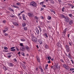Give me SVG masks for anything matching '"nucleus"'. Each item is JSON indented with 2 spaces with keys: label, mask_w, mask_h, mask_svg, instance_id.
<instances>
[{
  "label": "nucleus",
  "mask_w": 74,
  "mask_h": 74,
  "mask_svg": "<svg viewBox=\"0 0 74 74\" xmlns=\"http://www.w3.org/2000/svg\"><path fill=\"white\" fill-rule=\"evenodd\" d=\"M4 36H8V34L7 33H5L4 34Z\"/></svg>",
  "instance_id": "38"
},
{
  "label": "nucleus",
  "mask_w": 74,
  "mask_h": 74,
  "mask_svg": "<svg viewBox=\"0 0 74 74\" xmlns=\"http://www.w3.org/2000/svg\"><path fill=\"white\" fill-rule=\"evenodd\" d=\"M68 16H70V17H71V16H72V14H69L68 15Z\"/></svg>",
  "instance_id": "37"
},
{
  "label": "nucleus",
  "mask_w": 74,
  "mask_h": 74,
  "mask_svg": "<svg viewBox=\"0 0 74 74\" xmlns=\"http://www.w3.org/2000/svg\"><path fill=\"white\" fill-rule=\"evenodd\" d=\"M14 60L15 62H16L17 61V60H16V59H14Z\"/></svg>",
  "instance_id": "42"
},
{
  "label": "nucleus",
  "mask_w": 74,
  "mask_h": 74,
  "mask_svg": "<svg viewBox=\"0 0 74 74\" xmlns=\"http://www.w3.org/2000/svg\"><path fill=\"white\" fill-rule=\"evenodd\" d=\"M32 40L33 42H37V38L34 36H32Z\"/></svg>",
  "instance_id": "1"
},
{
  "label": "nucleus",
  "mask_w": 74,
  "mask_h": 74,
  "mask_svg": "<svg viewBox=\"0 0 74 74\" xmlns=\"http://www.w3.org/2000/svg\"><path fill=\"white\" fill-rule=\"evenodd\" d=\"M8 27H6L5 28L4 30H6V31H7V30H8Z\"/></svg>",
  "instance_id": "33"
},
{
  "label": "nucleus",
  "mask_w": 74,
  "mask_h": 74,
  "mask_svg": "<svg viewBox=\"0 0 74 74\" xmlns=\"http://www.w3.org/2000/svg\"><path fill=\"white\" fill-rule=\"evenodd\" d=\"M25 12V11L24 10H23L21 12V13L22 14V13H23V12Z\"/></svg>",
  "instance_id": "57"
},
{
  "label": "nucleus",
  "mask_w": 74,
  "mask_h": 74,
  "mask_svg": "<svg viewBox=\"0 0 74 74\" xmlns=\"http://www.w3.org/2000/svg\"><path fill=\"white\" fill-rule=\"evenodd\" d=\"M68 57L69 59H71V57L70 56H68Z\"/></svg>",
  "instance_id": "55"
},
{
  "label": "nucleus",
  "mask_w": 74,
  "mask_h": 74,
  "mask_svg": "<svg viewBox=\"0 0 74 74\" xmlns=\"http://www.w3.org/2000/svg\"><path fill=\"white\" fill-rule=\"evenodd\" d=\"M9 9V10H10V11H12L13 12H14V10L12 9V8H10Z\"/></svg>",
  "instance_id": "26"
},
{
  "label": "nucleus",
  "mask_w": 74,
  "mask_h": 74,
  "mask_svg": "<svg viewBox=\"0 0 74 74\" xmlns=\"http://www.w3.org/2000/svg\"><path fill=\"white\" fill-rule=\"evenodd\" d=\"M51 68L53 69H55V68H56V65H54L53 66H51Z\"/></svg>",
  "instance_id": "16"
},
{
  "label": "nucleus",
  "mask_w": 74,
  "mask_h": 74,
  "mask_svg": "<svg viewBox=\"0 0 74 74\" xmlns=\"http://www.w3.org/2000/svg\"><path fill=\"white\" fill-rule=\"evenodd\" d=\"M64 7H63L62 8V12H64Z\"/></svg>",
  "instance_id": "35"
},
{
  "label": "nucleus",
  "mask_w": 74,
  "mask_h": 74,
  "mask_svg": "<svg viewBox=\"0 0 74 74\" xmlns=\"http://www.w3.org/2000/svg\"><path fill=\"white\" fill-rule=\"evenodd\" d=\"M4 49H6V50H7V49H8V48L7 47H4Z\"/></svg>",
  "instance_id": "34"
},
{
  "label": "nucleus",
  "mask_w": 74,
  "mask_h": 74,
  "mask_svg": "<svg viewBox=\"0 0 74 74\" xmlns=\"http://www.w3.org/2000/svg\"><path fill=\"white\" fill-rule=\"evenodd\" d=\"M57 46L58 47H60V43H57Z\"/></svg>",
  "instance_id": "28"
},
{
  "label": "nucleus",
  "mask_w": 74,
  "mask_h": 74,
  "mask_svg": "<svg viewBox=\"0 0 74 74\" xmlns=\"http://www.w3.org/2000/svg\"><path fill=\"white\" fill-rule=\"evenodd\" d=\"M45 36L46 38H48V35H47V34L46 33H45Z\"/></svg>",
  "instance_id": "19"
},
{
  "label": "nucleus",
  "mask_w": 74,
  "mask_h": 74,
  "mask_svg": "<svg viewBox=\"0 0 74 74\" xmlns=\"http://www.w3.org/2000/svg\"><path fill=\"white\" fill-rule=\"evenodd\" d=\"M60 16L62 17V18H65V16H64L63 14H60Z\"/></svg>",
  "instance_id": "15"
},
{
  "label": "nucleus",
  "mask_w": 74,
  "mask_h": 74,
  "mask_svg": "<svg viewBox=\"0 0 74 74\" xmlns=\"http://www.w3.org/2000/svg\"><path fill=\"white\" fill-rule=\"evenodd\" d=\"M3 69L5 70V71H6L7 69H6V68L4 66L3 67Z\"/></svg>",
  "instance_id": "32"
},
{
  "label": "nucleus",
  "mask_w": 74,
  "mask_h": 74,
  "mask_svg": "<svg viewBox=\"0 0 74 74\" xmlns=\"http://www.w3.org/2000/svg\"><path fill=\"white\" fill-rule=\"evenodd\" d=\"M38 42H39L40 44H42V40H40V39H39L38 40Z\"/></svg>",
  "instance_id": "14"
},
{
  "label": "nucleus",
  "mask_w": 74,
  "mask_h": 74,
  "mask_svg": "<svg viewBox=\"0 0 74 74\" xmlns=\"http://www.w3.org/2000/svg\"><path fill=\"white\" fill-rule=\"evenodd\" d=\"M65 18L64 19V21H65V22H67L69 21V18L68 17H65Z\"/></svg>",
  "instance_id": "8"
},
{
  "label": "nucleus",
  "mask_w": 74,
  "mask_h": 74,
  "mask_svg": "<svg viewBox=\"0 0 74 74\" xmlns=\"http://www.w3.org/2000/svg\"><path fill=\"white\" fill-rule=\"evenodd\" d=\"M39 67V69H42V68H41V66H40Z\"/></svg>",
  "instance_id": "56"
},
{
  "label": "nucleus",
  "mask_w": 74,
  "mask_h": 74,
  "mask_svg": "<svg viewBox=\"0 0 74 74\" xmlns=\"http://www.w3.org/2000/svg\"><path fill=\"white\" fill-rule=\"evenodd\" d=\"M35 18L36 20H38V17H37L36 16L35 17Z\"/></svg>",
  "instance_id": "36"
},
{
  "label": "nucleus",
  "mask_w": 74,
  "mask_h": 74,
  "mask_svg": "<svg viewBox=\"0 0 74 74\" xmlns=\"http://www.w3.org/2000/svg\"><path fill=\"white\" fill-rule=\"evenodd\" d=\"M45 47L46 49H48V45H47V44H45Z\"/></svg>",
  "instance_id": "17"
},
{
  "label": "nucleus",
  "mask_w": 74,
  "mask_h": 74,
  "mask_svg": "<svg viewBox=\"0 0 74 74\" xmlns=\"http://www.w3.org/2000/svg\"><path fill=\"white\" fill-rule=\"evenodd\" d=\"M6 32H7V31H6V30H5V29L3 30V34L5 33Z\"/></svg>",
  "instance_id": "30"
},
{
  "label": "nucleus",
  "mask_w": 74,
  "mask_h": 74,
  "mask_svg": "<svg viewBox=\"0 0 74 74\" xmlns=\"http://www.w3.org/2000/svg\"><path fill=\"white\" fill-rule=\"evenodd\" d=\"M21 4V3L20 2L17 3H16V5H20Z\"/></svg>",
  "instance_id": "23"
},
{
  "label": "nucleus",
  "mask_w": 74,
  "mask_h": 74,
  "mask_svg": "<svg viewBox=\"0 0 74 74\" xmlns=\"http://www.w3.org/2000/svg\"><path fill=\"white\" fill-rule=\"evenodd\" d=\"M25 17V15L24 14H23V18H24Z\"/></svg>",
  "instance_id": "64"
},
{
  "label": "nucleus",
  "mask_w": 74,
  "mask_h": 74,
  "mask_svg": "<svg viewBox=\"0 0 74 74\" xmlns=\"http://www.w3.org/2000/svg\"><path fill=\"white\" fill-rule=\"evenodd\" d=\"M12 56V55H10L8 57V58H11V56Z\"/></svg>",
  "instance_id": "45"
},
{
  "label": "nucleus",
  "mask_w": 74,
  "mask_h": 74,
  "mask_svg": "<svg viewBox=\"0 0 74 74\" xmlns=\"http://www.w3.org/2000/svg\"><path fill=\"white\" fill-rule=\"evenodd\" d=\"M38 28L39 29V30H40V33H41V32H42V29H41V27H39Z\"/></svg>",
  "instance_id": "27"
},
{
  "label": "nucleus",
  "mask_w": 74,
  "mask_h": 74,
  "mask_svg": "<svg viewBox=\"0 0 74 74\" xmlns=\"http://www.w3.org/2000/svg\"><path fill=\"white\" fill-rule=\"evenodd\" d=\"M13 24L14 25H16V26H18V24L17 23V22H14L13 23Z\"/></svg>",
  "instance_id": "18"
},
{
  "label": "nucleus",
  "mask_w": 74,
  "mask_h": 74,
  "mask_svg": "<svg viewBox=\"0 0 74 74\" xmlns=\"http://www.w3.org/2000/svg\"><path fill=\"white\" fill-rule=\"evenodd\" d=\"M24 30H27V27H25Z\"/></svg>",
  "instance_id": "52"
},
{
  "label": "nucleus",
  "mask_w": 74,
  "mask_h": 74,
  "mask_svg": "<svg viewBox=\"0 0 74 74\" xmlns=\"http://www.w3.org/2000/svg\"><path fill=\"white\" fill-rule=\"evenodd\" d=\"M36 71H38V68H36Z\"/></svg>",
  "instance_id": "61"
},
{
  "label": "nucleus",
  "mask_w": 74,
  "mask_h": 74,
  "mask_svg": "<svg viewBox=\"0 0 74 74\" xmlns=\"http://www.w3.org/2000/svg\"><path fill=\"white\" fill-rule=\"evenodd\" d=\"M21 41H26V39H25V38H23V39H21Z\"/></svg>",
  "instance_id": "21"
},
{
  "label": "nucleus",
  "mask_w": 74,
  "mask_h": 74,
  "mask_svg": "<svg viewBox=\"0 0 74 74\" xmlns=\"http://www.w3.org/2000/svg\"><path fill=\"white\" fill-rule=\"evenodd\" d=\"M42 7H46V5H42Z\"/></svg>",
  "instance_id": "39"
},
{
  "label": "nucleus",
  "mask_w": 74,
  "mask_h": 74,
  "mask_svg": "<svg viewBox=\"0 0 74 74\" xmlns=\"http://www.w3.org/2000/svg\"><path fill=\"white\" fill-rule=\"evenodd\" d=\"M47 19L49 20V19H51V16H49L47 17Z\"/></svg>",
  "instance_id": "31"
},
{
  "label": "nucleus",
  "mask_w": 74,
  "mask_h": 74,
  "mask_svg": "<svg viewBox=\"0 0 74 74\" xmlns=\"http://www.w3.org/2000/svg\"><path fill=\"white\" fill-rule=\"evenodd\" d=\"M23 20L24 21H26V18H25V17H23Z\"/></svg>",
  "instance_id": "51"
},
{
  "label": "nucleus",
  "mask_w": 74,
  "mask_h": 74,
  "mask_svg": "<svg viewBox=\"0 0 74 74\" xmlns=\"http://www.w3.org/2000/svg\"><path fill=\"white\" fill-rule=\"evenodd\" d=\"M51 3H52V4H53L54 3V2L53 0L51 1Z\"/></svg>",
  "instance_id": "59"
},
{
  "label": "nucleus",
  "mask_w": 74,
  "mask_h": 74,
  "mask_svg": "<svg viewBox=\"0 0 74 74\" xmlns=\"http://www.w3.org/2000/svg\"><path fill=\"white\" fill-rule=\"evenodd\" d=\"M28 15L30 17H33V14L31 13H28Z\"/></svg>",
  "instance_id": "7"
},
{
  "label": "nucleus",
  "mask_w": 74,
  "mask_h": 74,
  "mask_svg": "<svg viewBox=\"0 0 74 74\" xmlns=\"http://www.w3.org/2000/svg\"><path fill=\"white\" fill-rule=\"evenodd\" d=\"M36 33H37V34L38 35L40 34V31H39V30L38 29H37L36 30Z\"/></svg>",
  "instance_id": "12"
},
{
  "label": "nucleus",
  "mask_w": 74,
  "mask_h": 74,
  "mask_svg": "<svg viewBox=\"0 0 74 74\" xmlns=\"http://www.w3.org/2000/svg\"><path fill=\"white\" fill-rule=\"evenodd\" d=\"M67 31H69V29L68 28H66L63 31L62 33L64 34H66V32Z\"/></svg>",
  "instance_id": "5"
},
{
  "label": "nucleus",
  "mask_w": 74,
  "mask_h": 74,
  "mask_svg": "<svg viewBox=\"0 0 74 74\" xmlns=\"http://www.w3.org/2000/svg\"><path fill=\"white\" fill-rule=\"evenodd\" d=\"M24 47L25 49H27V50L28 51H30V48L29 47V46H27V45L25 46Z\"/></svg>",
  "instance_id": "6"
},
{
  "label": "nucleus",
  "mask_w": 74,
  "mask_h": 74,
  "mask_svg": "<svg viewBox=\"0 0 74 74\" xmlns=\"http://www.w3.org/2000/svg\"><path fill=\"white\" fill-rule=\"evenodd\" d=\"M20 46H21V47H24V45H23V43H20Z\"/></svg>",
  "instance_id": "25"
},
{
  "label": "nucleus",
  "mask_w": 74,
  "mask_h": 74,
  "mask_svg": "<svg viewBox=\"0 0 74 74\" xmlns=\"http://www.w3.org/2000/svg\"><path fill=\"white\" fill-rule=\"evenodd\" d=\"M40 70L41 72H43L44 71L43 70V69H42Z\"/></svg>",
  "instance_id": "53"
},
{
  "label": "nucleus",
  "mask_w": 74,
  "mask_h": 74,
  "mask_svg": "<svg viewBox=\"0 0 74 74\" xmlns=\"http://www.w3.org/2000/svg\"><path fill=\"white\" fill-rule=\"evenodd\" d=\"M69 24H70V25H72V24H73V21L72 20H70L69 21Z\"/></svg>",
  "instance_id": "13"
},
{
  "label": "nucleus",
  "mask_w": 74,
  "mask_h": 74,
  "mask_svg": "<svg viewBox=\"0 0 74 74\" xmlns=\"http://www.w3.org/2000/svg\"><path fill=\"white\" fill-rule=\"evenodd\" d=\"M36 47H37V48H38V49L39 48V47H38V45H36Z\"/></svg>",
  "instance_id": "60"
},
{
  "label": "nucleus",
  "mask_w": 74,
  "mask_h": 74,
  "mask_svg": "<svg viewBox=\"0 0 74 74\" xmlns=\"http://www.w3.org/2000/svg\"><path fill=\"white\" fill-rule=\"evenodd\" d=\"M25 53H21V54L22 55H23V56H25Z\"/></svg>",
  "instance_id": "41"
},
{
  "label": "nucleus",
  "mask_w": 74,
  "mask_h": 74,
  "mask_svg": "<svg viewBox=\"0 0 74 74\" xmlns=\"http://www.w3.org/2000/svg\"><path fill=\"white\" fill-rule=\"evenodd\" d=\"M65 48L66 49V51H67V52H69L70 51V49H69V48H70L69 47V46L68 45H65Z\"/></svg>",
  "instance_id": "2"
},
{
  "label": "nucleus",
  "mask_w": 74,
  "mask_h": 74,
  "mask_svg": "<svg viewBox=\"0 0 74 74\" xmlns=\"http://www.w3.org/2000/svg\"><path fill=\"white\" fill-rule=\"evenodd\" d=\"M8 66H9L10 67H12L13 66H14V64L12 63H9Z\"/></svg>",
  "instance_id": "10"
},
{
  "label": "nucleus",
  "mask_w": 74,
  "mask_h": 74,
  "mask_svg": "<svg viewBox=\"0 0 74 74\" xmlns=\"http://www.w3.org/2000/svg\"><path fill=\"white\" fill-rule=\"evenodd\" d=\"M14 8H19V7L16 6H15Z\"/></svg>",
  "instance_id": "49"
},
{
  "label": "nucleus",
  "mask_w": 74,
  "mask_h": 74,
  "mask_svg": "<svg viewBox=\"0 0 74 74\" xmlns=\"http://www.w3.org/2000/svg\"><path fill=\"white\" fill-rule=\"evenodd\" d=\"M45 70H47V66H46L45 67Z\"/></svg>",
  "instance_id": "54"
},
{
  "label": "nucleus",
  "mask_w": 74,
  "mask_h": 74,
  "mask_svg": "<svg viewBox=\"0 0 74 74\" xmlns=\"http://www.w3.org/2000/svg\"><path fill=\"white\" fill-rule=\"evenodd\" d=\"M71 61L72 64H74V62H73V60H71Z\"/></svg>",
  "instance_id": "47"
},
{
  "label": "nucleus",
  "mask_w": 74,
  "mask_h": 74,
  "mask_svg": "<svg viewBox=\"0 0 74 74\" xmlns=\"http://www.w3.org/2000/svg\"><path fill=\"white\" fill-rule=\"evenodd\" d=\"M3 22L4 23H5V21H3Z\"/></svg>",
  "instance_id": "62"
},
{
  "label": "nucleus",
  "mask_w": 74,
  "mask_h": 74,
  "mask_svg": "<svg viewBox=\"0 0 74 74\" xmlns=\"http://www.w3.org/2000/svg\"><path fill=\"white\" fill-rule=\"evenodd\" d=\"M20 50L21 51H23L25 50V48L23 47H20Z\"/></svg>",
  "instance_id": "11"
},
{
  "label": "nucleus",
  "mask_w": 74,
  "mask_h": 74,
  "mask_svg": "<svg viewBox=\"0 0 74 74\" xmlns=\"http://www.w3.org/2000/svg\"><path fill=\"white\" fill-rule=\"evenodd\" d=\"M30 5H32V6H33L34 7H35V6H36V3L35 2L33 1L31 2L30 3Z\"/></svg>",
  "instance_id": "4"
},
{
  "label": "nucleus",
  "mask_w": 74,
  "mask_h": 74,
  "mask_svg": "<svg viewBox=\"0 0 74 74\" xmlns=\"http://www.w3.org/2000/svg\"><path fill=\"white\" fill-rule=\"evenodd\" d=\"M71 6V8H74V6L73 5H72Z\"/></svg>",
  "instance_id": "44"
},
{
  "label": "nucleus",
  "mask_w": 74,
  "mask_h": 74,
  "mask_svg": "<svg viewBox=\"0 0 74 74\" xmlns=\"http://www.w3.org/2000/svg\"><path fill=\"white\" fill-rule=\"evenodd\" d=\"M68 5H70V6H71L72 5L70 3Z\"/></svg>",
  "instance_id": "63"
},
{
  "label": "nucleus",
  "mask_w": 74,
  "mask_h": 74,
  "mask_svg": "<svg viewBox=\"0 0 74 74\" xmlns=\"http://www.w3.org/2000/svg\"><path fill=\"white\" fill-rule=\"evenodd\" d=\"M62 66L64 67V68H65V69H68V67H69V66L68 65L65 64H63Z\"/></svg>",
  "instance_id": "9"
},
{
  "label": "nucleus",
  "mask_w": 74,
  "mask_h": 74,
  "mask_svg": "<svg viewBox=\"0 0 74 74\" xmlns=\"http://www.w3.org/2000/svg\"><path fill=\"white\" fill-rule=\"evenodd\" d=\"M44 1H43L41 2H40L39 3V4H40V5H42V4H44Z\"/></svg>",
  "instance_id": "22"
},
{
  "label": "nucleus",
  "mask_w": 74,
  "mask_h": 74,
  "mask_svg": "<svg viewBox=\"0 0 74 74\" xmlns=\"http://www.w3.org/2000/svg\"><path fill=\"white\" fill-rule=\"evenodd\" d=\"M68 42L70 46H72L73 45V43L72 42V41H71V40L70 39L68 40Z\"/></svg>",
  "instance_id": "3"
},
{
  "label": "nucleus",
  "mask_w": 74,
  "mask_h": 74,
  "mask_svg": "<svg viewBox=\"0 0 74 74\" xmlns=\"http://www.w3.org/2000/svg\"><path fill=\"white\" fill-rule=\"evenodd\" d=\"M11 51H15V49H12L11 50Z\"/></svg>",
  "instance_id": "43"
},
{
  "label": "nucleus",
  "mask_w": 74,
  "mask_h": 74,
  "mask_svg": "<svg viewBox=\"0 0 74 74\" xmlns=\"http://www.w3.org/2000/svg\"><path fill=\"white\" fill-rule=\"evenodd\" d=\"M22 67H23V69H26V66H25V65H23Z\"/></svg>",
  "instance_id": "24"
},
{
  "label": "nucleus",
  "mask_w": 74,
  "mask_h": 74,
  "mask_svg": "<svg viewBox=\"0 0 74 74\" xmlns=\"http://www.w3.org/2000/svg\"><path fill=\"white\" fill-rule=\"evenodd\" d=\"M11 27L12 28H14V25H12L11 26Z\"/></svg>",
  "instance_id": "50"
},
{
  "label": "nucleus",
  "mask_w": 74,
  "mask_h": 74,
  "mask_svg": "<svg viewBox=\"0 0 74 74\" xmlns=\"http://www.w3.org/2000/svg\"><path fill=\"white\" fill-rule=\"evenodd\" d=\"M36 58L38 62H40V58H39L38 57H36Z\"/></svg>",
  "instance_id": "29"
},
{
  "label": "nucleus",
  "mask_w": 74,
  "mask_h": 74,
  "mask_svg": "<svg viewBox=\"0 0 74 74\" xmlns=\"http://www.w3.org/2000/svg\"><path fill=\"white\" fill-rule=\"evenodd\" d=\"M22 25L23 27H25V26H26V24L25 23H23L22 24Z\"/></svg>",
  "instance_id": "20"
},
{
  "label": "nucleus",
  "mask_w": 74,
  "mask_h": 74,
  "mask_svg": "<svg viewBox=\"0 0 74 74\" xmlns=\"http://www.w3.org/2000/svg\"><path fill=\"white\" fill-rule=\"evenodd\" d=\"M60 61L62 62V63H63V62H64V61H63V60L62 59L60 60Z\"/></svg>",
  "instance_id": "46"
},
{
  "label": "nucleus",
  "mask_w": 74,
  "mask_h": 74,
  "mask_svg": "<svg viewBox=\"0 0 74 74\" xmlns=\"http://www.w3.org/2000/svg\"><path fill=\"white\" fill-rule=\"evenodd\" d=\"M14 48H15L14 47H11L10 49H14Z\"/></svg>",
  "instance_id": "40"
},
{
  "label": "nucleus",
  "mask_w": 74,
  "mask_h": 74,
  "mask_svg": "<svg viewBox=\"0 0 74 74\" xmlns=\"http://www.w3.org/2000/svg\"><path fill=\"white\" fill-rule=\"evenodd\" d=\"M23 63L24 64H26V63L25 62H23Z\"/></svg>",
  "instance_id": "58"
},
{
  "label": "nucleus",
  "mask_w": 74,
  "mask_h": 74,
  "mask_svg": "<svg viewBox=\"0 0 74 74\" xmlns=\"http://www.w3.org/2000/svg\"><path fill=\"white\" fill-rule=\"evenodd\" d=\"M40 18L41 19H44V17H43V16H41Z\"/></svg>",
  "instance_id": "48"
}]
</instances>
